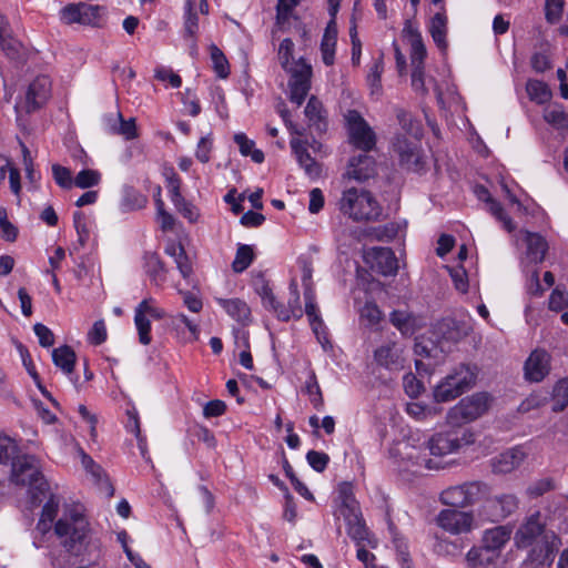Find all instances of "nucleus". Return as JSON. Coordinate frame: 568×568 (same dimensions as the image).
<instances>
[{
  "label": "nucleus",
  "instance_id": "nucleus-1",
  "mask_svg": "<svg viewBox=\"0 0 568 568\" xmlns=\"http://www.w3.org/2000/svg\"><path fill=\"white\" fill-rule=\"evenodd\" d=\"M474 442L475 436L468 429L435 433L425 443L426 448L429 450V455L433 456V458H427L426 456L413 457V455H408V458H415L414 464L424 466L427 469H439L443 468L444 465L437 458L456 454L462 447L471 445Z\"/></svg>",
  "mask_w": 568,
  "mask_h": 568
},
{
  "label": "nucleus",
  "instance_id": "nucleus-2",
  "mask_svg": "<svg viewBox=\"0 0 568 568\" xmlns=\"http://www.w3.org/2000/svg\"><path fill=\"white\" fill-rule=\"evenodd\" d=\"M337 209L354 222L377 221L383 213L381 204L369 191L354 186L342 192Z\"/></svg>",
  "mask_w": 568,
  "mask_h": 568
},
{
  "label": "nucleus",
  "instance_id": "nucleus-3",
  "mask_svg": "<svg viewBox=\"0 0 568 568\" xmlns=\"http://www.w3.org/2000/svg\"><path fill=\"white\" fill-rule=\"evenodd\" d=\"M54 532L67 551L78 555L88 536L89 524L78 509L71 508L57 521Z\"/></svg>",
  "mask_w": 568,
  "mask_h": 568
},
{
  "label": "nucleus",
  "instance_id": "nucleus-4",
  "mask_svg": "<svg viewBox=\"0 0 568 568\" xmlns=\"http://www.w3.org/2000/svg\"><path fill=\"white\" fill-rule=\"evenodd\" d=\"M476 381V374L466 365H460L447 375L434 389V398L437 403L450 402L466 390Z\"/></svg>",
  "mask_w": 568,
  "mask_h": 568
},
{
  "label": "nucleus",
  "instance_id": "nucleus-5",
  "mask_svg": "<svg viewBox=\"0 0 568 568\" xmlns=\"http://www.w3.org/2000/svg\"><path fill=\"white\" fill-rule=\"evenodd\" d=\"M11 480L16 485L29 486L40 493L47 488L40 462L32 455L18 456L12 462Z\"/></svg>",
  "mask_w": 568,
  "mask_h": 568
},
{
  "label": "nucleus",
  "instance_id": "nucleus-6",
  "mask_svg": "<svg viewBox=\"0 0 568 568\" xmlns=\"http://www.w3.org/2000/svg\"><path fill=\"white\" fill-rule=\"evenodd\" d=\"M488 408V396L477 393L463 398L452 407L446 415V422L452 427L462 426L480 417Z\"/></svg>",
  "mask_w": 568,
  "mask_h": 568
},
{
  "label": "nucleus",
  "instance_id": "nucleus-7",
  "mask_svg": "<svg viewBox=\"0 0 568 568\" xmlns=\"http://www.w3.org/2000/svg\"><path fill=\"white\" fill-rule=\"evenodd\" d=\"M488 494V486L480 481H469L452 486L440 493L443 504L464 508L483 499Z\"/></svg>",
  "mask_w": 568,
  "mask_h": 568
},
{
  "label": "nucleus",
  "instance_id": "nucleus-8",
  "mask_svg": "<svg viewBox=\"0 0 568 568\" xmlns=\"http://www.w3.org/2000/svg\"><path fill=\"white\" fill-rule=\"evenodd\" d=\"M345 120L351 143L363 152L373 150L376 145V134L361 113L356 110H349Z\"/></svg>",
  "mask_w": 568,
  "mask_h": 568
},
{
  "label": "nucleus",
  "instance_id": "nucleus-9",
  "mask_svg": "<svg viewBox=\"0 0 568 568\" xmlns=\"http://www.w3.org/2000/svg\"><path fill=\"white\" fill-rule=\"evenodd\" d=\"M419 139L420 138L397 135L393 143L400 165L415 172L423 170L425 164Z\"/></svg>",
  "mask_w": 568,
  "mask_h": 568
},
{
  "label": "nucleus",
  "instance_id": "nucleus-10",
  "mask_svg": "<svg viewBox=\"0 0 568 568\" xmlns=\"http://www.w3.org/2000/svg\"><path fill=\"white\" fill-rule=\"evenodd\" d=\"M290 100L301 106L311 90L312 65L300 59L290 68Z\"/></svg>",
  "mask_w": 568,
  "mask_h": 568
},
{
  "label": "nucleus",
  "instance_id": "nucleus-11",
  "mask_svg": "<svg viewBox=\"0 0 568 568\" xmlns=\"http://www.w3.org/2000/svg\"><path fill=\"white\" fill-rule=\"evenodd\" d=\"M102 7L87 2L70 3L60 10V19L65 24L79 23L99 27Z\"/></svg>",
  "mask_w": 568,
  "mask_h": 568
},
{
  "label": "nucleus",
  "instance_id": "nucleus-12",
  "mask_svg": "<svg viewBox=\"0 0 568 568\" xmlns=\"http://www.w3.org/2000/svg\"><path fill=\"white\" fill-rule=\"evenodd\" d=\"M554 531L545 529V523L541 520L539 511L530 515L519 526L515 534V544L518 548H528L536 541L542 538L545 534H552Z\"/></svg>",
  "mask_w": 568,
  "mask_h": 568
},
{
  "label": "nucleus",
  "instance_id": "nucleus-13",
  "mask_svg": "<svg viewBox=\"0 0 568 568\" xmlns=\"http://www.w3.org/2000/svg\"><path fill=\"white\" fill-rule=\"evenodd\" d=\"M560 546L561 541L555 532L545 534L540 540L530 546L527 560L536 567L551 565Z\"/></svg>",
  "mask_w": 568,
  "mask_h": 568
},
{
  "label": "nucleus",
  "instance_id": "nucleus-14",
  "mask_svg": "<svg viewBox=\"0 0 568 568\" xmlns=\"http://www.w3.org/2000/svg\"><path fill=\"white\" fill-rule=\"evenodd\" d=\"M437 524L444 530L458 535L473 529L474 517L469 513L458 511L456 509H444L437 517Z\"/></svg>",
  "mask_w": 568,
  "mask_h": 568
},
{
  "label": "nucleus",
  "instance_id": "nucleus-15",
  "mask_svg": "<svg viewBox=\"0 0 568 568\" xmlns=\"http://www.w3.org/2000/svg\"><path fill=\"white\" fill-rule=\"evenodd\" d=\"M51 97V81L47 75L37 77L28 87L24 109L32 113L41 109Z\"/></svg>",
  "mask_w": 568,
  "mask_h": 568
},
{
  "label": "nucleus",
  "instance_id": "nucleus-16",
  "mask_svg": "<svg viewBox=\"0 0 568 568\" xmlns=\"http://www.w3.org/2000/svg\"><path fill=\"white\" fill-rule=\"evenodd\" d=\"M376 173L375 159L368 152H363L351 158L344 178L364 182L374 178Z\"/></svg>",
  "mask_w": 568,
  "mask_h": 568
},
{
  "label": "nucleus",
  "instance_id": "nucleus-17",
  "mask_svg": "<svg viewBox=\"0 0 568 568\" xmlns=\"http://www.w3.org/2000/svg\"><path fill=\"white\" fill-rule=\"evenodd\" d=\"M551 356L545 349H535L525 362V377L529 382H541L550 372Z\"/></svg>",
  "mask_w": 568,
  "mask_h": 568
},
{
  "label": "nucleus",
  "instance_id": "nucleus-18",
  "mask_svg": "<svg viewBox=\"0 0 568 568\" xmlns=\"http://www.w3.org/2000/svg\"><path fill=\"white\" fill-rule=\"evenodd\" d=\"M371 267L378 273L388 276L395 275L398 271V261L389 247H373L366 254Z\"/></svg>",
  "mask_w": 568,
  "mask_h": 568
},
{
  "label": "nucleus",
  "instance_id": "nucleus-19",
  "mask_svg": "<svg viewBox=\"0 0 568 568\" xmlns=\"http://www.w3.org/2000/svg\"><path fill=\"white\" fill-rule=\"evenodd\" d=\"M521 240L526 245L523 263L539 264L545 260L548 242L538 233L520 231Z\"/></svg>",
  "mask_w": 568,
  "mask_h": 568
},
{
  "label": "nucleus",
  "instance_id": "nucleus-20",
  "mask_svg": "<svg viewBox=\"0 0 568 568\" xmlns=\"http://www.w3.org/2000/svg\"><path fill=\"white\" fill-rule=\"evenodd\" d=\"M377 365L388 371H399L404 367L403 348L395 342H387L374 352Z\"/></svg>",
  "mask_w": 568,
  "mask_h": 568
},
{
  "label": "nucleus",
  "instance_id": "nucleus-21",
  "mask_svg": "<svg viewBox=\"0 0 568 568\" xmlns=\"http://www.w3.org/2000/svg\"><path fill=\"white\" fill-rule=\"evenodd\" d=\"M525 459V453L519 448L508 449L491 459V468L495 474H509L520 466Z\"/></svg>",
  "mask_w": 568,
  "mask_h": 568
},
{
  "label": "nucleus",
  "instance_id": "nucleus-22",
  "mask_svg": "<svg viewBox=\"0 0 568 568\" xmlns=\"http://www.w3.org/2000/svg\"><path fill=\"white\" fill-rule=\"evenodd\" d=\"M469 568H498L500 556L490 549L479 546L473 547L466 555Z\"/></svg>",
  "mask_w": 568,
  "mask_h": 568
},
{
  "label": "nucleus",
  "instance_id": "nucleus-23",
  "mask_svg": "<svg viewBox=\"0 0 568 568\" xmlns=\"http://www.w3.org/2000/svg\"><path fill=\"white\" fill-rule=\"evenodd\" d=\"M290 144L300 166L305 173L311 178H318L321 174L320 164L312 158L305 143L300 139H292Z\"/></svg>",
  "mask_w": 568,
  "mask_h": 568
},
{
  "label": "nucleus",
  "instance_id": "nucleus-24",
  "mask_svg": "<svg viewBox=\"0 0 568 568\" xmlns=\"http://www.w3.org/2000/svg\"><path fill=\"white\" fill-rule=\"evenodd\" d=\"M303 314L304 312L301 306L298 286L295 281H292L290 284V297L287 305L280 303L276 316L278 320L287 322L292 318L300 320L303 317Z\"/></svg>",
  "mask_w": 568,
  "mask_h": 568
},
{
  "label": "nucleus",
  "instance_id": "nucleus-25",
  "mask_svg": "<svg viewBox=\"0 0 568 568\" xmlns=\"http://www.w3.org/2000/svg\"><path fill=\"white\" fill-rule=\"evenodd\" d=\"M52 361L57 367H59L65 375L69 376L73 385L77 386L79 378L78 376H72L77 361L74 351L68 345L54 348L52 351Z\"/></svg>",
  "mask_w": 568,
  "mask_h": 568
},
{
  "label": "nucleus",
  "instance_id": "nucleus-26",
  "mask_svg": "<svg viewBox=\"0 0 568 568\" xmlns=\"http://www.w3.org/2000/svg\"><path fill=\"white\" fill-rule=\"evenodd\" d=\"M217 304L230 315L233 320L247 325L252 321L251 308L240 298H216Z\"/></svg>",
  "mask_w": 568,
  "mask_h": 568
},
{
  "label": "nucleus",
  "instance_id": "nucleus-27",
  "mask_svg": "<svg viewBox=\"0 0 568 568\" xmlns=\"http://www.w3.org/2000/svg\"><path fill=\"white\" fill-rule=\"evenodd\" d=\"M513 529L509 526H497L485 531L481 546L497 552L501 557V550L510 539Z\"/></svg>",
  "mask_w": 568,
  "mask_h": 568
},
{
  "label": "nucleus",
  "instance_id": "nucleus-28",
  "mask_svg": "<svg viewBox=\"0 0 568 568\" xmlns=\"http://www.w3.org/2000/svg\"><path fill=\"white\" fill-rule=\"evenodd\" d=\"M476 194L479 200H483L487 203L488 211L499 222L503 223V226L507 232H513L516 229V225L513 222V220L505 213L500 203L490 197L487 189H485L484 186H479L476 189Z\"/></svg>",
  "mask_w": 568,
  "mask_h": 568
},
{
  "label": "nucleus",
  "instance_id": "nucleus-29",
  "mask_svg": "<svg viewBox=\"0 0 568 568\" xmlns=\"http://www.w3.org/2000/svg\"><path fill=\"white\" fill-rule=\"evenodd\" d=\"M407 33L408 41L410 44V63L412 67H424V59L426 58V48L423 42L420 33L408 26L404 29Z\"/></svg>",
  "mask_w": 568,
  "mask_h": 568
},
{
  "label": "nucleus",
  "instance_id": "nucleus-30",
  "mask_svg": "<svg viewBox=\"0 0 568 568\" xmlns=\"http://www.w3.org/2000/svg\"><path fill=\"white\" fill-rule=\"evenodd\" d=\"M518 498L513 494H503L490 500V507L495 511V516L504 519L514 514L518 508Z\"/></svg>",
  "mask_w": 568,
  "mask_h": 568
},
{
  "label": "nucleus",
  "instance_id": "nucleus-31",
  "mask_svg": "<svg viewBox=\"0 0 568 568\" xmlns=\"http://www.w3.org/2000/svg\"><path fill=\"white\" fill-rule=\"evenodd\" d=\"M144 261L145 271L151 281L156 285L163 283L166 278V270L160 256L155 253H146Z\"/></svg>",
  "mask_w": 568,
  "mask_h": 568
},
{
  "label": "nucleus",
  "instance_id": "nucleus-32",
  "mask_svg": "<svg viewBox=\"0 0 568 568\" xmlns=\"http://www.w3.org/2000/svg\"><path fill=\"white\" fill-rule=\"evenodd\" d=\"M429 32L434 42L440 50L447 48L446 33H447V18L444 12H437L430 21Z\"/></svg>",
  "mask_w": 568,
  "mask_h": 568
},
{
  "label": "nucleus",
  "instance_id": "nucleus-33",
  "mask_svg": "<svg viewBox=\"0 0 568 568\" xmlns=\"http://www.w3.org/2000/svg\"><path fill=\"white\" fill-rule=\"evenodd\" d=\"M304 113L311 126H315L318 131H323L326 128L323 104L316 97L312 95L308 99Z\"/></svg>",
  "mask_w": 568,
  "mask_h": 568
},
{
  "label": "nucleus",
  "instance_id": "nucleus-34",
  "mask_svg": "<svg viewBox=\"0 0 568 568\" xmlns=\"http://www.w3.org/2000/svg\"><path fill=\"white\" fill-rule=\"evenodd\" d=\"M552 412L560 413L568 406V376L559 379L551 393Z\"/></svg>",
  "mask_w": 568,
  "mask_h": 568
},
{
  "label": "nucleus",
  "instance_id": "nucleus-35",
  "mask_svg": "<svg viewBox=\"0 0 568 568\" xmlns=\"http://www.w3.org/2000/svg\"><path fill=\"white\" fill-rule=\"evenodd\" d=\"M234 142L239 145L242 155L251 156L255 163L264 161V153L258 149H254V141L250 140L244 133H236Z\"/></svg>",
  "mask_w": 568,
  "mask_h": 568
},
{
  "label": "nucleus",
  "instance_id": "nucleus-36",
  "mask_svg": "<svg viewBox=\"0 0 568 568\" xmlns=\"http://www.w3.org/2000/svg\"><path fill=\"white\" fill-rule=\"evenodd\" d=\"M544 119L556 129H568V113L560 104H551L546 108Z\"/></svg>",
  "mask_w": 568,
  "mask_h": 568
},
{
  "label": "nucleus",
  "instance_id": "nucleus-37",
  "mask_svg": "<svg viewBox=\"0 0 568 568\" xmlns=\"http://www.w3.org/2000/svg\"><path fill=\"white\" fill-rule=\"evenodd\" d=\"M526 91L530 100L538 104H542L551 98L548 85L539 80H529L526 84Z\"/></svg>",
  "mask_w": 568,
  "mask_h": 568
},
{
  "label": "nucleus",
  "instance_id": "nucleus-38",
  "mask_svg": "<svg viewBox=\"0 0 568 568\" xmlns=\"http://www.w3.org/2000/svg\"><path fill=\"white\" fill-rule=\"evenodd\" d=\"M396 118L402 129L413 138H422L423 128L418 121L413 119L409 112L398 109Z\"/></svg>",
  "mask_w": 568,
  "mask_h": 568
},
{
  "label": "nucleus",
  "instance_id": "nucleus-39",
  "mask_svg": "<svg viewBox=\"0 0 568 568\" xmlns=\"http://www.w3.org/2000/svg\"><path fill=\"white\" fill-rule=\"evenodd\" d=\"M406 412L413 418L424 422L438 416L442 413V408L437 406L428 407L419 403H409Z\"/></svg>",
  "mask_w": 568,
  "mask_h": 568
},
{
  "label": "nucleus",
  "instance_id": "nucleus-40",
  "mask_svg": "<svg viewBox=\"0 0 568 568\" xmlns=\"http://www.w3.org/2000/svg\"><path fill=\"white\" fill-rule=\"evenodd\" d=\"M253 248L250 245L240 244L232 263L233 271L236 273L245 271L253 262Z\"/></svg>",
  "mask_w": 568,
  "mask_h": 568
},
{
  "label": "nucleus",
  "instance_id": "nucleus-41",
  "mask_svg": "<svg viewBox=\"0 0 568 568\" xmlns=\"http://www.w3.org/2000/svg\"><path fill=\"white\" fill-rule=\"evenodd\" d=\"M134 323L139 334V341L143 345H149L151 343V323L150 318L144 316L141 313V310H136L134 312Z\"/></svg>",
  "mask_w": 568,
  "mask_h": 568
},
{
  "label": "nucleus",
  "instance_id": "nucleus-42",
  "mask_svg": "<svg viewBox=\"0 0 568 568\" xmlns=\"http://www.w3.org/2000/svg\"><path fill=\"white\" fill-rule=\"evenodd\" d=\"M199 30V18L193 11V0H187L185 4L184 31L185 37L194 40Z\"/></svg>",
  "mask_w": 568,
  "mask_h": 568
},
{
  "label": "nucleus",
  "instance_id": "nucleus-43",
  "mask_svg": "<svg viewBox=\"0 0 568 568\" xmlns=\"http://www.w3.org/2000/svg\"><path fill=\"white\" fill-rule=\"evenodd\" d=\"M101 181L100 172L91 169L80 171L74 178L73 185L80 189H89L95 186Z\"/></svg>",
  "mask_w": 568,
  "mask_h": 568
},
{
  "label": "nucleus",
  "instance_id": "nucleus-44",
  "mask_svg": "<svg viewBox=\"0 0 568 568\" xmlns=\"http://www.w3.org/2000/svg\"><path fill=\"white\" fill-rule=\"evenodd\" d=\"M211 59L216 74L225 79L230 74L229 62L224 53L216 47H211Z\"/></svg>",
  "mask_w": 568,
  "mask_h": 568
},
{
  "label": "nucleus",
  "instance_id": "nucleus-45",
  "mask_svg": "<svg viewBox=\"0 0 568 568\" xmlns=\"http://www.w3.org/2000/svg\"><path fill=\"white\" fill-rule=\"evenodd\" d=\"M339 3L341 0H328V12L331 20L325 28L322 39L337 40V26L335 19L339 9Z\"/></svg>",
  "mask_w": 568,
  "mask_h": 568
},
{
  "label": "nucleus",
  "instance_id": "nucleus-46",
  "mask_svg": "<svg viewBox=\"0 0 568 568\" xmlns=\"http://www.w3.org/2000/svg\"><path fill=\"white\" fill-rule=\"evenodd\" d=\"M383 70H384L383 62L381 60L375 61L371 68V71L367 75V83L371 88L372 94L379 95L382 92L381 78H382Z\"/></svg>",
  "mask_w": 568,
  "mask_h": 568
},
{
  "label": "nucleus",
  "instance_id": "nucleus-47",
  "mask_svg": "<svg viewBox=\"0 0 568 568\" xmlns=\"http://www.w3.org/2000/svg\"><path fill=\"white\" fill-rule=\"evenodd\" d=\"M294 51V43L290 38L282 40L278 47V60L283 69L290 71V68L295 63H292Z\"/></svg>",
  "mask_w": 568,
  "mask_h": 568
},
{
  "label": "nucleus",
  "instance_id": "nucleus-48",
  "mask_svg": "<svg viewBox=\"0 0 568 568\" xmlns=\"http://www.w3.org/2000/svg\"><path fill=\"white\" fill-rule=\"evenodd\" d=\"M446 270L452 277L455 288L460 293H466L468 291V276L466 270L463 266H446Z\"/></svg>",
  "mask_w": 568,
  "mask_h": 568
},
{
  "label": "nucleus",
  "instance_id": "nucleus-49",
  "mask_svg": "<svg viewBox=\"0 0 568 568\" xmlns=\"http://www.w3.org/2000/svg\"><path fill=\"white\" fill-rule=\"evenodd\" d=\"M52 174L55 183L63 189H71L73 186L74 179L72 178L71 171L60 164L52 165Z\"/></svg>",
  "mask_w": 568,
  "mask_h": 568
},
{
  "label": "nucleus",
  "instance_id": "nucleus-50",
  "mask_svg": "<svg viewBox=\"0 0 568 568\" xmlns=\"http://www.w3.org/2000/svg\"><path fill=\"white\" fill-rule=\"evenodd\" d=\"M300 0H278L276 6V24L282 27L291 16L293 9L298 4Z\"/></svg>",
  "mask_w": 568,
  "mask_h": 568
},
{
  "label": "nucleus",
  "instance_id": "nucleus-51",
  "mask_svg": "<svg viewBox=\"0 0 568 568\" xmlns=\"http://www.w3.org/2000/svg\"><path fill=\"white\" fill-rule=\"evenodd\" d=\"M556 488V484L551 478H541L532 483L527 488L528 496L535 498L551 491Z\"/></svg>",
  "mask_w": 568,
  "mask_h": 568
},
{
  "label": "nucleus",
  "instance_id": "nucleus-52",
  "mask_svg": "<svg viewBox=\"0 0 568 568\" xmlns=\"http://www.w3.org/2000/svg\"><path fill=\"white\" fill-rule=\"evenodd\" d=\"M305 388H306V392H307V394H308V396L311 398V402L314 405V407L316 409L322 408V406H323V396H322V392H321L320 385H318V383L316 381V376H315L314 373H312L310 375V378L306 382Z\"/></svg>",
  "mask_w": 568,
  "mask_h": 568
},
{
  "label": "nucleus",
  "instance_id": "nucleus-53",
  "mask_svg": "<svg viewBox=\"0 0 568 568\" xmlns=\"http://www.w3.org/2000/svg\"><path fill=\"white\" fill-rule=\"evenodd\" d=\"M304 297H305V311H303V312L306 314L308 322H314L316 320L322 318L320 315V312H318L316 301H315L314 292L311 288V286H308V285H306V287H305Z\"/></svg>",
  "mask_w": 568,
  "mask_h": 568
},
{
  "label": "nucleus",
  "instance_id": "nucleus-54",
  "mask_svg": "<svg viewBox=\"0 0 568 568\" xmlns=\"http://www.w3.org/2000/svg\"><path fill=\"white\" fill-rule=\"evenodd\" d=\"M21 43L14 39L12 33L0 38V50L9 58L17 59L19 57Z\"/></svg>",
  "mask_w": 568,
  "mask_h": 568
},
{
  "label": "nucleus",
  "instance_id": "nucleus-55",
  "mask_svg": "<svg viewBox=\"0 0 568 568\" xmlns=\"http://www.w3.org/2000/svg\"><path fill=\"white\" fill-rule=\"evenodd\" d=\"M256 291L262 298L263 306L267 310L273 311L276 314L280 306V302H277L270 285L267 283H263L260 287H257Z\"/></svg>",
  "mask_w": 568,
  "mask_h": 568
},
{
  "label": "nucleus",
  "instance_id": "nucleus-56",
  "mask_svg": "<svg viewBox=\"0 0 568 568\" xmlns=\"http://www.w3.org/2000/svg\"><path fill=\"white\" fill-rule=\"evenodd\" d=\"M390 323L397 327L403 334L412 331V316L403 311H394L389 316Z\"/></svg>",
  "mask_w": 568,
  "mask_h": 568
},
{
  "label": "nucleus",
  "instance_id": "nucleus-57",
  "mask_svg": "<svg viewBox=\"0 0 568 568\" xmlns=\"http://www.w3.org/2000/svg\"><path fill=\"white\" fill-rule=\"evenodd\" d=\"M176 210L190 222H195L199 217V212L196 207L187 202L183 195H180V199L178 200H171Z\"/></svg>",
  "mask_w": 568,
  "mask_h": 568
},
{
  "label": "nucleus",
  "instance_id": "nucleus-58",
  "mask_svg": "<svg viewBox=\"0 0 568 568\" xmlns=\"http://www.w3.org/2000/svg\"><path fill=\"white\" fill-rule=\"evenodd\" d=\"M307 463L310 466L318 473H322L327 467L329 457L327 454L317 450H310L306 455Z\"/></svg>",
  "mask_w": 568,
  "mask_h": 568
},
{
  "label": "nucleus",
  "instance_id": "nucleus-59",
  "mask_svg": "<svg viewBox=\"0 0 568 568\" xmlns=\"http://www.w3.org/2000/svg\"><path fill=\"white\" fill-rule=\"evenodd\" d=\"M337 40L322 39L321 57L325 65L331 67L335 62V49Z\"/></svg>",
  "mask_w": 568,
  "mask_h": 568
},
{
  "label": "nucleus",
  "instance_id": "nucleus-60",
  "mask_svg": "<svg viewBox=\"0 0 568 568\" xmlns=\"http://www.w3.org/2000/svg\"><path fill=\"white\" fill-rule=\"evenodd\" d=\"M361 317L374 326L382 320V312L375 303L367 302L361 310Z\"/></svg>",
  "mask_w": 568,
  "mask_h": 568
},
{
  "label": "nucleus",
  "instance_id": "nucleus-61",
  "mask_svg": "<svg viewBox=\"0 0 568 568\" xmlns=\"http://www.w3.org/2000/svg\"><path fill=\"white\" fill-rule=\"evenodd\" d=\"M88 339L93 345H101L106 339V327L103 320L94 322L92 328L88 333Z\"/></svg>",
  "mask_w": 568,
  "mask_h": 568
},
{
  "label": "nucleus",
  "instance_id": "nucleus-62",
  "mask_svg": "<svg viewBox=\"0 0 568 568\" xmlns=\"http://www.w3.org/2000/svg\"><path fill=\"white\" fill-rule=\"evenodd\" d=\"M564 0H546V19L550 23H556L559 21L562 10H564Z\"/></svg>",
  "mask_w": 568,
  "mask_h": 568
},
{
  "label": "nucleus",
  "instance_id": "nucleus-63",
  "mask_svg": "<svg viewBox=\"0 0 568 568\" xmlns=\"http://www.w3.org/2000/svg\"><path fill=\"white\" fill-rule=\"evenodd\" d=\"M33 331L42 347H50L54 344V335L52 331L42 323L34 324Z\"/></svg>",
  "mask_w": 568,
  "mask_h": 568
},
{
  "label": "nucleus",
  "instance_id": "nucleus-64",
  "mask_svg": "<svg viewBox=\"0 0 568 568\" xmlns=\"http://www.w3.org/2000/svg\"><path fill=\"white\" fill-rule=\"evenodd\" d=\"M548 305L551 311L558 312L564 310L568 306V293L558 287L555 288L549 296Z\"/></svg>",
  "mask_w": 568,
  "mask_h": 568
}]
</instances>
